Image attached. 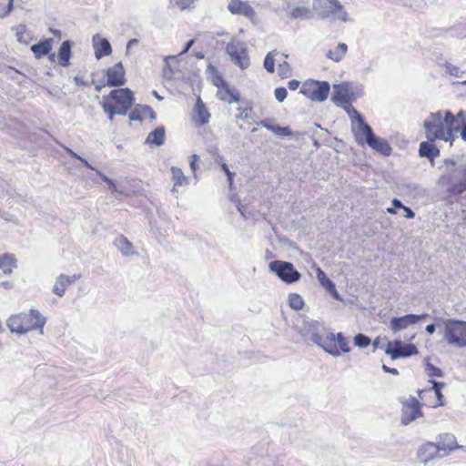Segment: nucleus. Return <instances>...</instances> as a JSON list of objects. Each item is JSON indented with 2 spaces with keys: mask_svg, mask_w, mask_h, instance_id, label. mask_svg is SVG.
I'll list each match as a JSON object with an SVG mask.
<instances>
[{
  "mask_svg": "<svg viewBox=\"0 0 466 466\" xmlns=\"http://www.w3.org/2000/svg\"><path fill=\"white\" fill-rule=\"evenodd\" d=\"M296 329L304 339H310L333 357H339L351 350L350 340L341 332L334 334L319 321L300 318L296 324Z\"/></svg>",
  "mask_w": 466,
  "mask_h": 466,
  "instance_id": "1",
  "label": "nucleus"
},
{
  "mask_svg": "<svg viewBox=\"0 0 466 466\" xmlns=\"http://www.w3.org/2000/svg\"><path fill=\"white\" fill-rule=\"evenodd\" d=\"M453 114L449 110L431 112L423 121L425 137L428 140H441L449 142L452 146L455 140L456 128L453 121Z\"/></svg>",
  "mask_w": 466,
  "mask_h": 466,
  "instance_id": "2",
  "label": "nucleus"
},
{
  "mask_svg": "<svg viewBox=\"0 0 466 466\" xmlns=\"http://www.w3.org/2000/svg\"><path fill=\"white\" fill-rule=\"evenodd\" d=\"M347 112L351 121V130L357 143L359 145L366 143L371 149L384 156H390L392 148L388 141L376 137L372 128L365 123L361 115L354 107L349 108Z\"/></svg>",
  "mask_w": 466,
  "mask_h": 466,
  "instance_id": "3",
  "label": "nucleus"
},
{
  "mask_svg": "<svg viewBox=\"0 0 466 466\" xmlns=\"http://www.w3.org/2000/svg\"><path fill=\"white\" fill-rule=\"evenodd\" d=\"M135 101L134 94L129 88L115 89L108 96H104L100 106L113 120L115 115L125 116Z\"/></svg>",
  "mask_w": 466,
  "mask_h": 466,
  "instance_id": "4",
  "label": "nucleus"
},
{
  "mask_svg": "<svg viewBox=\"0 0 466 466\" xmlns=\"http://www.w3.org/2000/svg\"><path fill=\"white\" fill-rule=\"evenodd\" d=\"M46 324V318L36 309H30L27 313L14 314L7 319V327L11 332L25 334L33 329H40Z\"/></svg>",
  "mask_w": 466,
  "mask_h": 466,
  "instance_id": "5",
  "label": "nucleus"
},
{
  "mask_svg": "<svg viewBox=\"0 0 466 466\" xmlns=\"http://www.w3.org/2000/svg\"><path fill=\"white\" fill-rule=\"evenodd\" d=\"M443 338L449 345L466 347V321L451 319L444 320Z\"/></svg>",
  "mask_w": 466,
  "mask_h": 466,
  "instance_id": "6",
  "label": "nucleus"
},
{
  "mask_svg": "<svg viewBox=\"0 0 466 466\" xmlns=\"http://www.w3.org/2000/svg\"><path fill=\"white\" fill-rule=\"evenodd\" d=\"M226 52L231 61L240 69L245 70L249 66L250 61L245 42L232 38L226 46Z\"/></svg>",
  "mask_w": 466,
  "mask_h": 466,
  "instance_id": "7",
  "label": "nucleus"
},
{
  "mask_svg": "<svg viewBox=\"0 0 466 466\" xmlns=\"http://www.w3.org/2000/svg\"><path fill=\"white\" fill-rule=\"evenodd\" d=\"M329 90L330 86L326 81L308 80L302 85L299 93L312 101L323 102L328 98Z\"/></svg>",
  "mask_w": 466,
  "mask_h": 466,
  "instance_id": "8",
  "label": "nucleus"
},
{
  "mask_svg": "<svg viewBox=\"0 0 466 466\" xmlns=\"http://www.w3.org/2000/svg\"><path fill=\"white\" fill-rule=\"evenodd\" d=\"M268 268L271 272H274L282 281L286 283H294L299 281L300 279V273L290 262L274 260L269 263Z\"/></svg>",
  "mask_w": 466,
  "mask_h": 466,
  "instance_id": "9",
  "label": "nucleus"
},
{
  "mask_svg": "<svg viewBox=\"0 0 466 466\" xmlns=\"http://www.w3.org/2000/svg\"><path fill=\"white\" fill-rule=\"evenodd\" d=\"M385 353L389 355L391 360H397L417 355L419 351L414 344H404L401 340L395 339L387 343Z\"/></svg>",
  "mask_w": 466,
  "mask_h": 466,
  "instance_id": "10",
  "label": "nucleus"
},
{
  "mask_svg": "<svg viewBox=\"0 0 466 466\" xmlns=\"http://www.w3.org/2000/svg\"><path fill=\"white\" fill-rule=\"evenodd\" d=\"M428 317L427 313L422 314H407L401 317H393L390 320V329L393 333H398L403 329H406L417 323L421 319Z\"/></svg>",
  "mask_w": 466,
  "mask_h": 466,
  "instance_id": "11",
  "label": "nucleus"
},
{
  "mask_svg": "<svg viewBox=\"0 0 466 466\" xmlns=\"http://www.w3.org/2000/svg\"><path fill=\"white\" fill-rule=\"evenodd\" d=\"M286 9L291 19L309 20L314 17V12L311 10L309 2L288 3Z\"/></svg>",
  "mask_w": 466,
  "mask_h": 466,
  "instance_id": "12",
  "label": "nucleus"
},
{
  "mask_svg": "<svg viewBox=\"0 0 466 466\" xmlns=\"http://www.w3.org/2000/svg\"><path fill=\"white\" fill-rule=\"evenodd\" d=\"M421 416L420 403L415 398H411L404 403L401 413L403 425H408Z\"/></svg>",
  "mask_w": 466,
  "mask_h": 466,
  "instance_id": "13",
  "label": "nucleus"
},
{
  "mask_svg": "<svg viewBox=\"0 0 466 466\" xmlns=\"http://www.w3.org/2000/svg\"><path fill=\"white\" fill-rule=\"evenodd\" d=\"M454 172L462 177V179L455 181L454 178H451L448 191L452 195L460 196L466 192V163L459 165Z\"/></svg>",
  "mask_w": 466,
  "mask_h": 466,
  "instance_id": "14",
  "label": "nucleus"
},
{
  "mask_svg": "<svg viewBox=\"0 0 466 466\" xmlns=\"http://www.w3.org/2000/svg\"><path fill=\"white\" fill-rule=\"evenodd\" d=\"M81 278L80 274L74 275H59L55 281L53 287V293L58 297H63L66 293V289L76 282Z\"/></svg>",
  "mask_w": 466,
  "mask_h": 466,
  "instance_id": "15",
  "label": "nucleus"
},
{
  "mask_svg": "<svg viewBox=\"0 0 466 466\" xmlns=\"http://www.w3.org/2000/svg\"><path fill=\"white\" fill-rule=\"evenodd\" d=\"M106 82L109 86H119L126 83L125 69L121 62L106 70Z\"/></svg>",
  "mask_w": 466,
  "mask_h": 466,
  "instance_id": "16",
  "label": "nucleus"
},
{
  "mask_svg": "<svg viewBox=\"0 0 466 466\" xmlns=\"http://www.w3.org/2000/svg\"><path fill=\"white\" fill-rule=\"evenodd\" d=\"M179 55L177 56H167L164 57V66L162 69V76L166 80H172L176 77L178 73L179 66Z\"/></svg>",
  "mask_w": 466,
  "mask_h": 466,
  "instance_id": "17",
  "label": "nucleus"
},
{
  "mask_svg": "<svg viewBox=\"0 0 466 466\" xmlns=\"http://www.w3.org/2000/svg\"><path fill=\"white\" fill-rule=\"evenodd\" d=\"M228 9L233 15H241L249 19H252L256 15L248 3L241 0H229Z\"/></svg>",
  "mask_w": 466,
  "mask_h": 466,
  "instance_id": "18",
  "label": "nucleus"
},
{
  "mask_svg": "<svg viewBox=\"0 0 466 466\" xmlns=\"http://www.w3.org/2000/svg\"><path fill=\"white\" fill-rule=\"evenodd\" d=\"M332 101L335 103L349 104L352 100L353 93L349 83L335 85Z\"/></svg>",
  "mask_w": 466,
  "mask_h": 466,
  "instance_id": "19",
  "label": "nucleus"
},
{
  "mask_svg": "<svg viewBox=\"0 0 466 466\" xmlns=\"http://www.w3.org/2000/svg\"><path fill=\"white\" fill-rule=\"evenodd\" d=\"M316 277L319 280V284L336 299L339 301H342L341 296L336 289V286L332 280H330L324 271L319 268H315Z\"/></svg>",
  "mask_w": 466,
  "mask_h": 466,
  "instance_id": "20",
  "label": "nucleus"
},
{
  "mask_svg": "<svg viewBox=\"0 0 466 466\" xmlns=\"http://www.w3.org/2000/svg\"><path fill=\"white\" fill-rule=\"evenodd\" d=\"M335 0H314L312 4L313 12L320 18H327L333 14Z\"/></svg>",
  "mask_w": 466,
  "mask_h": 466,
  "instance_id": "21",
  "label": "nucleus"
},
{
  "mask_svg": "<svg viewBox=\"0 0 466 466\" xmlns=\"http://www.w3.org/2000/svg\"><path fill=\"white\" fill-rule=\"evenodd\" d=\"M210 114L208 113L202 99L198 96L194 107L193 120L196 125L203 126L209 121Z\"/></svg>",
  "mask_w": 466,
  "mask_h": 466,
  "instance_id": "22",
  "label": "nucleus"
},
{
  "mask_svg": "<svg viewBox=\"0 0 466 466\" xmlns=\"http://www.w3.org/2000/svg\"><path fill=\"white\" fill-rule=\"evenodd\" d=\"M147 117L155 119L156 113L149 106L146 105H137L129 114V118L132 121H142Z\"/></svg>",
  "mask_w": 466,
  "mask_h": 466,
  "instance_id": "23",
  "label": "nucleus"
},
{
  "mask_svg": "<svg viewBox=\"0 0 466 466\" xmlns=\"http://www.w3.org/2000/svg\"><path fill=\"white\" fill-rule=\"evenodd\" d=\"M217 97L221 101L231 104L239 101V93L227 84L218 89Z\"/></svg>",
  "mask_w": 466,
  "mask_h": 466,
  "instance_id": "24",
  "label": "nucleus"
},
{
  "mask_svg": "<svg viewBox=\"0 0 466 466\" xmlns=\"http://www.w3.org/2000/svg\"><path fill=\"white\" fill-rule=\"evenodd\" d=\"M436 140H426L420 144L419 154L420 157H427L432 161L440 156V149L434 145Z\"/></svg>",
  "mask_w": 466,
  "mask_h": 466,
  "instance_id": "25",
  "label": "nucleus"
},
{
  "mask_svg": "<svg viewBox=\"0 0 466 466\" xmlns=\"http://www.w3.org/2000/svg\"><path fill=\"white\" fill-rule=\"evenodd\" d=\"M439 454L437 444L427 442L418 450V458L426 463Z\"/></svg>",
  "mask_w": 466,
  "mask_h": 466,
  "instance_id": "26",
  "label": "nucleus"
},
{
  "mask_svg": "<svg viewBox=\"0 0 466 466\" xmlns=\"http://www.w3.org/2000/svg\"><path fill=\"white\" fill-rule=\"evenodd\" d=\"M53 47V39L47 38L37 44L31 46V51L34 53L35 58L39 59L44 56L50 53Z\"/></svg>",
  "mask_w": 466,
  "mask_h": 466,
  "instance_id": "27",
  "label": "nucleus"
},
{
  "mask_svg": "<svg viewBox=\"0 0 466 466\" xmlns=\"http://www.w3.org/2000/svg\"><path fill=\"white\" fill-rule=\"evenodd\" d=\"M96 36L94 37V49L95 56L97 59H100L103 56H107L112 53V47L109 41L106 38L99 39L98 42H96Z\"/></svg>",
  "mask_w": 466,
  "mask_h": 466,
  "instance_id": "28",
  "label": "nucleus"
},
{
  "mask_svg": "<svg viewBox=\"0 0 466 466\" xmlns=\"http://www.w3.org/2000/svg\"><path fill=\"white\" fill-rule=\"evenodd\" d=\"M114 245L123 256L129 257L135 254L132 243L124 236L117 237L114 241Z\"/></svg>",
  "mask_w": 466,
  "mask_h": 466,
  "instance_id": "29",
  "label": "nucleus"
},
{
  "mask_svg": "<svg viewBox=\"0 0 466 466\" xmlns=\"http://www.w3.org/2000/svg\"><path fill=\"white\" fill-rule=\"evenodd\" d=\"M71 57V41L66 40L64 41L58 50V64L62 66H68L69 60Z\"/></svg>",
  "mask_w": 466,
  "mask_h": 466,
  "instance_id": "30",
  "label": "nucleus"
},
{
  "mask_svg": "<svg viewBox=\"0 0 466 466\" xmlns=\"http://www.w3.org/2000/svg\"><path fill=\"white\" fill-rule=\"evenodd\" d=\"M16 267V258L14 254L5 253L0 256V269L4 274L12 273Z\"/></svg>",
  "mask_w": 466,
  "mask_h": 466,
  "instance_id": "31",
  "label": "nucleus"
},
{
  "mask_svg": "<svg viewBox=\"0 0 466 466\" xmlns=\"http://www.w3.org/2000/svg\"><path fill=\"white\" fill-rule=\"evenodd\" d=\"M171 173L172 180L174 182L172 192L176 193L177 192V187L186 186L188 184V177L184 175L181 168L179 167H172Z\"/></svg>",
  "mask_w": 466,
  "mask_h": 466,
  "instance_id": "32",
  "label": "nucleus"
},
{
  "mask_svg": "<svg viewBox=\"0 0 466 466\" xmlns=\"http://www.w3.org/2000/svg\"><path fill=\"white\" fill-rule=\"evenodd\" d=\"M165 141V129L163 127H158L155 130L151 131L147 137V143L161 146Z\"/></svg>",
  "mask_w": 466,
  "mask_h": 466,
  "instance_id": "33",
  "label": "nucleus"
},
{
  "mask_svg": "<svg viewBox=\"0 0 466 466\" xmlns=\"http://www.w3.org/2000/svg\"><path fill=\"white\" fill-rule=\"evenodd\" d=\"M348 46L345 43H339L334 49L328 52L327 56L334 62H339L346 55Z\"/></svg>",
  "mask_w": 466,
  "mask_h": 466,
  "instance_id": "34",
  "label": "nucleus"
},
{
  "mask_svg": "<svg viewBox=\"0 0 466 466\" xmlns=\"http://www.w3.org/2000/svg\"><path fill=\"white\" fill-rule=\"evenodd\" d=\"M278 55H279V53L275 50V51L269 52L266 56L265 59H264V67L268 72L273 73L275 71V56ZM280 56L287 57V56L284 54H280Z\"/></svg>",
  "mask_w": 466,
  "mask_h": 466,
  "instance_id": "35",
  "label": "nucleus"
},
{
  "mask_svg": "<svg viewBox=\"0 0 466 466\" xmlns=\"http://www.w3.org/2000/svg\"><path fill=\"white\" fill-rule=\"evenodd\" d=\"M448 441H440L437 444L438 451H453L455 449H458L460 446L456 443L454 436H448L447 437Z\"/></svg>",
  "mask_w": 466,
  "mask_h": 466,
  "instance_id": "36",
  "label": "nucleus"
},
{
  "mask_svg": "<svg viewBox=\"0 0 466 466\" xmlns=\"http://www.w3.org/2000/svg\"><path fill=\"white\" fill-rule=\"evenodd\" d=\"M170 4L180 11L194 8L198 0H169Z\"/></svg>",
  "mask_w": 466,
  "mask_h": 466,
  "instance_id": "37",
  "label": "nucleus"
},
{
  "mask_svg": "<svg viewBox=\"0 0 466 466\" xmlns=\"http://www.w3.org/2000/svg\"><path fill=\"white\" fill-rule=\"evenodd\" d=\"M332 15H335L338 19H339L343 22H347L349 20L348 14H347L346 10L344 9V7L341 5V4L338 0H335V5H333V14Z\"/></svg>",
  "mask_w": 466,
  "mask_h": 466,
  "instance_id": "38",
  "label": "nucleus"
},
{
  "mask_svg": "<svg viewBox=\"0 0 466 466\" xmlns=\"http://www.w3.org/2000/svg\"><path fill=\"white\" fill-rule=\"evenodd\" d=\"M289 306L296 309H301L304 306V300L299 294L293 293L289 296Z\"/></svg>",
  "mask_w": 466,
  "mask_h": 466,
  "instance_id": "39",
  "label": "nucleus"
},
{
  "mask_svg": "<svg viewBox=\"0 0 466 466\" xmlns=\"http://www.w3.org/2000/svg\"><path fill=\"white\" fill-rule=\"evenodd\" d=\"M238 114L236 115V118L240 119L242 121H248L252 119V107L251 106H246V107H238Z\"/></svg>",
  "mask_w": 466,
  "mask_h": 466,
  "instance_id": "40",
  "label": "nucleus"
},
{
  "mask_svg": "<svg viewBox=\"0 0 466 466\" xmlns=\"http://www.w3.org/2000/svg\"><path fill=\"white\" fill-rule=\"evenodd\" d=\"M370 342V339L364 334L359 333L354 337V345L359 348H366Z\"/></svg>",
  "mask_w": 466,
  "mask_h": 466,
  "instance_id": "41",
  "label": "nucleus"
},
{
  "mask_svg": "<svg viewBox=\"0 0 466 466\" xmlns=\"http://www.w3.org/2000/svg\"><path fill=\"white\" fill-rule=\"evenodd\" d=\"M453 121H454V124H455V127L457 126V128H456V135L460 132V130L461 129L462 126L465 125V112L461 110L459 111L456 115H453Z\"/></svg>",
  "mask_w": 466,
  "mask_h": 466,
  "instance_id": "42",
  "label": "nucleus"
},
{
  "mask_svg": "<svg viewBox=\"0 0 466 466\" xmlns=\"http://www.w3.org/2000/svg\"><path fill=\"white\" fill-rule=\"evenodd\" d=\"M271 132L279 137H288L291 135L290 129L287 127L274 126L271 128Z\"/></svg>",
  "mask_w": 466,
  "mask_h": 466,
  "instance_id": "43",
  "label": "nucleus"
},
{
  "mask_svg": "<svg viewBox=\"0 0 466 466\" xmlns=\"http://www.w3.org/2000/svg\"><path fill=\"white\" fill-rule=\"evenodd\" d=\"M290 72H291V69H290V66L289 65V63L287 62H282V63H279V75L282 77V78H286L288 76H290Z\"/></svg>",
  "mask_w": 466,
  "mask_h": 466,
  "instance_id": "44",
  "label": "nucleus"
},
{
  "mask_svg": "<svg viewBox=\"0 0 466 466\" xmlns=\"http://www.w3.org/2000/svg\"><path fill=\"white\" fill-rule=\"evenodd\" d=\"M447 72L453 76H456L458 78H462L463 75L465 74L464 71L461 70L458 66L453 65H448L446 66Z\"/></svg>",
  "mask_w": 466,
  "mask_h": 466,
  "instance_id": "45",
  "label": "nucleus"
},
{
  "mask_svg": "<svg viewBox=\"0 0 466 466\" xmlns=\"http://www.w3.org/2000/svg\"><path fill=\"white\" fill-rule=\"evenodd\" d=\"M426 372L430 377L441 376V370L429 362L426 364Z\"/></svg>",
  "mask_w": 466,
  "mask_h": 466,
  "instance_id": "46",
  "label": "nucleus"
},
{
  "mask_svg": "<svg viewBox=\"0 0 466 466\" xmlns=\"http://www.w3.org/2000/svg\"><path fill=\"white\" fill-rule=\"evenodd\" d=\"M275 98L279 102H283L287 97L288 92L284 87H278L274 91Z\"/></svg>",
  "mask_w": 466,
  "mask_h": 466,
  "instance_id": "47",
  "label": "nucleus"
},
{
  "mask_svg": "<svg viewBox=\"0 0 466 466\" xmlns=\"http://www.w3.org/2000/svg\"><path fill=\"white\" fill-rule=\"evenodd\" d=\"M66 151L70 155L72 156L73 157L76 158V159H79L86 167L90 168V169H93L95 170V168L85 159L83 158L82 157H80L79 155H77L76 152H74L72 149L68 148V147H65Z\"/></svg>",
  "mask_w": 466,
  "mask_h": 466,
  "instance_id": "48",
  "label": "nucleus"
},
{
  "mask_svg": "<svg viewBox=\"0 0 466 466\" xmlns=\"http://www.w3.org/2000/svg\"><path fill=\"white\" fill-rule=\"evenodd\" d=\"M26 33V28L25 25H19L16 29V37L19 42H25V35Z\"/></svg>",
  "mask_w": 466,
  "mask_h": 466,
  "instance_id": "49",
  "label": "nucleus"
},
{
  "mask_svg": "<svg viewBox=\"0 0 466 466\" xmlns=\"http://www.w3.org/2000/svg\"><path fill=\"white\" fill-rule=\"evenodd\" d=\"M273 123V119L271 118H267V119H264V120H261L258 123V126L261 127H265L267 128L268 130L271 131V128L275 126L272 124Z\"/></svg>",
  "mask_w": 466,
  "mask_h": 466,
  "instance_id": "50",
  "label": "nucleus"
},
{
  "mask_svg": "<svg viewBox=\"0 0 466 466\" xmlns=\"http://www.w3.org/2000/svg\"><path fill=\"white\" fill-rule=\"evenodd\" d=\"M108 188L109 190H111L112 192H117L121 195H125L127 196V192L126 190V188L120 187H116V185L115 184V182H112L109 186H108Z\"/></svg>",
  "mask_w": 466,
  "mask_h": 466,
  "instance_id": "51",
  "label": "nucleus"
},
{
  "mask_svg": "<svg viewBox=\"0 0 466 466\" xmlns=\"http://www.w3.org/2000/svg\"><path fill=\"white\" fill-rule=\"evenodd\" d=\"M212 82L218 87V89H219L222 86L227 85L225 80L220 76H214Z\"/></svg>",
  "mask_w": 466,
  "mask_h": 466,
  "instance_id": "52",
  "label": "nucleus"
},
{
  "mask_svg": "<svg viewBox=\"0 0 466 466\" xmlns=\"http://www.w3.org/2000/svg\"><path fill=\"white\" fill-rule=\"evenodd\" d=\"M14 8V0H8V5L5 6V12L1 13V17H6Z\"/></svg>",
  "mask_w": 466,
  "mask_h": 466,
  "instance_id": "53",
  "label": "nucleus"
},
{
  "mask_svg": "<svg viewBox=\"0 0 466 466\" xmlns=\"http://www.w3.org/2000/svg\"><path fill=\"white\" fill-rule=\"evenodd\" d=\"M432 383H433V389H434V391H435V395L438 398V400H441L442 398V394L441 392V386L442 384L438 383L436 381H432Z\"/></svg>",
  "mask_w": 466,
  "mask_h": 466,
  "instance_id": "54",
  "label": "nucleus"
},
{
  "mask_svg": "<svg viewBox=\"0 0 466 466\" xmlns=\"http://www.w3.org/2000/svg\"><path fill=\"white\" fill-rule=\"evenodd\" d=\"M198 160V157L197 155L191 156L190 160V168L193 171L194 175L196 176V169H197V161Z\"/></svg>",
  "mask_w": 466,
  "mask_h": 466,
  "instance_id": "55",
  "label": "nucleus"
},
{
  "mask_svg": "<svg viewBox=\"0 0 466 466\" xmlns=\"http://www.w3.org/2000/svg\"><path fill=\"white\" fill-rule=\"evenodd\" d=\"M195 41L194 39H190L185 46V47L183 48V50L178 54L180 56L184 54H186L190 48L191 46L194 45Z\"/></svg>",
  "mask_w": 466,
  "mask_h": 466,
  "instance_id": "56",
  "label": "nucleus"
},
{
  "mask_svg": "<svg viewBox=\"0 0 466 466\" xmlns=\"http://www.w3.org/2000/svg\"><path fill=\"white\" fill-rule=\"evenodd\" d=\"M299 86V82L298 80L293 79V80L289 81V83H288V87L290 90H297Z\"/></svg>",
  "mask_w": 466,
  "mask_h": 466,
  "instance_id": "57",
  "label": "nucleus"
},
{
  "mask_svg": "<svg viewBox=\"0 0 466 466\" xmlns=\"http://www.w3.org/2000/svg\"><path fill=\"white\" fill-rule=\"evenodd\" d=\"M138 43V40L136 39V38H133V39H130L127 44V49H126V53L127 54H129L130 50L132 49V46L134 45H137Z\"/></svg>",
  "mask_w": 466,
  "mask_h": 466,
  "instance_id": "58",
  "label": "nucleus"
},
{
  "mask_svg": "<svg viewBox=\"0 0 466 466\" xmlns=\"http://www.w3.org/2000/svg\"><path fill=\"white\" fill-rule=\"evenodd\" d=\"M138 43V40L136 39V38H133V39H130L127 44V49H126V53L127 54H129L130 50L132 49V46L134 45H137Z\"/></svg>",
  "mask_w": 466,
  "mask_h": 466,
  "instance_id": "59",
  "label": "nucleus"
},
{
  "mask_svg": "<svg viewBox=\"0 0 466 466\" xmlns=\"http://www.w3.org/2000/svg\"><path fill=\"white\" fill-rule=\"evenodd\" d=\"M382 370L387 372V373H391L393 375H398L399 374V371L397 369L395 368H390L388 366H386L385 364L382 365Z\"/></svg>",
  "mask_w": 466,
  "mask_h": 466,
  "instance_id": "60",
  "label": "nucleus"
},
{
  "mask_svg": "<svg viewBox=\"0 0 466 466\" xmlns=\"http://www.w3.org/2000/svg\"><path fill=\"white\" fill-rule=\"evenodd\" d=\"M403 210L407 218H413L415 217V213L410 208L404 206Z\"/></svg>",
  "mask_w": 466,
  "mask_h": 466,
  "instance_id": "61",
  "label": "nucleus"
},
{
  "mask_svg": "<svg viewBox=\"0 0 466 466\" xmlns=\"http://www.w3.org/2000/svg\"><path fill=\"white\" fill-rule=\"evenodd\" d=\"M97 175L102 178L103 181H105L108 186L114 182L112 179H110L108 177H106L105 174L100 172L99 170H96Z\"/></svg>",
  "mask_w": 466,
  "mask_h": 466,
  "instance_id": "62",
  "label": "nucleus"
},
{
  "mask_svg": "<svg viewBox=\"0 0 466 466\" xmlns=\"http://www.w3.org/2000/svg\"><path fill=\"white\" fill-rule=\"evenodd\" d=\"M97 175L102 178L103 181H105L108 186L114 182L112 179H110L108 177H106L105 174L100 172L99 170H96Z\"/></svg>",
  "mask_w": 466,
  "mask_h": 466,
  "instance_id": "63",
  "label": "nucleus"
},
{
  "mask_svg": "<svg viewBox=\"0 0 466 466\" xmlns=\"http://www.w3.org/2000/svg\"><path fill=\"white\" fill-rule=\"evenodd\" d=\"M97 175L102 178L103 181H105L108 186L114 182L112 179H110L108 177H106L105 174L100 172L99 170H96Z\"/></svg>",
  "mask_w": 466,
  "mask_h": 466,
  "instance_id": "64",
  "label": "nucleus"
}]
</instances>
